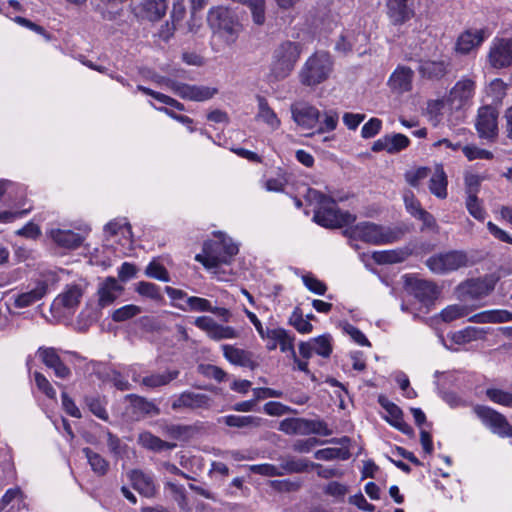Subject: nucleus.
<instances>
[{
	"mask_svg": "<svg viewBox=\"0 0 512 512\" xmlns=\"http://www.w3.org/2000/svg\"><path fill=\"white\" fill-rule=\"evenodd\" d=\"M324 443V441L315 437L298 439L293 443L292 449L298 453H309L315 446L323 445Z\"/></svg>",
	"mask_w": 512,
	"mask_h": 512,
	"instance_id": "63",
	"label": "nucleus"
},
{
	"mask_svg": "<svg viewBox=\"0 0 512 512\" xmlns=\"http://www.w3.org/2000/svg\"><path fill=\"white\" fill-rule=\"evenodd\" d=\"M463 154L469 161H473L476 159H487L490 160L493 158V153L486 149L479 148L474 145H466L462 148Z\"/></svg>",
	"mask_w": 512,
	"mask_h": 512,
	"instance_id": "55",
	"label": "nucleus"
},
{
	"mask_svg": "<svg viewBox=\"0 0 512 512\" xmlns=\"http://www.w3.org/2000/svg\"><path fill=\"white\" fill-rule=\"evenodd\" d=\"M34 380L37 388L45 394L49 399H56V391L50 381L40 372L34 373Z\"/></svg>",
	"mask_w": 512,
	"mask_h": 512,
	"instance_id": "59",
	"label": "nucleus"
},
{
	"mask_svg": "<svg viewBox=\"0 0 512 512\" xmlns=\"http://www.w3.org/2000/svg\"><path fill=\"white\" fill-rule=\"evenodd\" d=\"M414 72L410 67L398 66L391 74L388 85L393 92L404 93L412 89Z\"/></svg>",
	"mask_w": 512,
	"mask_h": 512,
	"instance_id": "23",
	"label": "nucleus"
},
{
	"mask_svg": "<svg viewBox=\"0 0 512 512\" xmlns=\"http://www.w3.org/2000/svg\"><path fill=\"white\" fill-rule=\"evenodd\" d=\"M305 198L316 206L313 220L322 227L340 228L353 223L356 219L349 212H341L334 199L316 189L309 188Z\"/></svg>",
	"mask_w": 512,
	"mask_h": 512,
	"instance_id": "1",
	"label": "nucleus"
},
{
	"mask_svg": "<svg viewBox=\"0 0 512 512\" xmlns=\"http://www.w3.org/2000/svg\"><path fill=\"white\" fill-rule=\"evenodd\" d=\"M83 296V291L80 286L72 285L69 286L63 293H61L56 301L61 304L64 308L73 309L77 307Z\"/></svg>",
	"mask_w": 512,
	"mask_h": 512,
	"instance_id": "36",
	"label": "nucleus"
},
{
	"mask_svg": "<svg viewBox=\"0 0 512 512\" xmlns=\"http://www.w3.org/2000/svg\"><path fill=\"white\" fill-rule=\"evenodd\" d=\"M139 441L143 447L155 452L170 450L176 446V444L164 441L150 432L142 433Z\"/></svg>",
	"mask_w": 512,
	"mask_h": 512,
	"instance_id": "37",
	"label": "nucleus"
},
{
	"mask_svg": "<svg viewBox=\"0 0 512 512\" xmlns=\"http://www.w3.org/2000/svg\"><path fill=\"white\" fill-rule=\"evenodd\" d=\"M301 434H317L321 436H330L332 430L328 428V425L323 420H310L301 418Z\"/></svg>",
	"mask_w": 512,
	"mask_h": 512,
	"instance_id": "40",
	"label": "nucleus"
},
{
	"mask_svg": "<svg viewBox=\"0 0 512 512\" xmlns=\"http://www.w3.org/2000/svg\"><path fill=\"white\" fill-rule=\"evenodd\" d=\"M167 10L166 0H142L135 8L137 18L148 21H159Z\"/></svg>",
	"mask_w": 512,
	"mask_h": 512,
	"instance_id": "21",
	"label": "nucleus"
},
{
	"mask_svg": "<svg viewBox=\"0 0 512 512\" xmlns=\"http://www.w3.org/2000/svg\"><path fill=\"white\" fill-rule=\"evenodd\" d=\"M132 487L145 498H155L158 494V485L152 473L140 469H133L127 473Z\"/></svg>",
	"mask_w": 512,
	"mask_h": 512,
	"instance_id": "17",
	"label": "nucleus"
},
{
	"mask_svg": "<svg viewBox=\"0 0 512 512\" xmlns=\"http://www.w3.org/2000/svg\"><path fill=\"white\" fill-rule=\"evenodd\" d=\"M145 274L150 278H154V279L161 280L164 282L169 281L168 271L162 264H160L156 261H151L148 264V266L145 269Z\"/></svg>",
	"mask_w": 512,
	"mask_h": 512,
	"instance_id": "56",
	"label": "nucleus"
},
{
	"mask_svg": "<svg viewBox=\"0 0 512 512\" xmlns=\"http://www.w3.org/2000/svg\"><path fill=\"white\" fill-rule=\"evenodd\" d=\"M12 20L18 25L23 26L41 35L46 41L52 40V35L49 32H47L44 27L32 22L31 20L22 16H15L14 18H12Z\"/></svg>",
	"mask_w": 512,
	"mask_h": 512,
	"instance_id": "51",
	"label": "nucleus"
},
{
	"mask_svg": "<svg viewBox=\"0 0 512 512\" xmlns=\"http://www.w3.org/2000/svg\"><path fill=\"white\" fill-rule=\"evenodd\" d=\"M37 355L44 365L54 371L56 377L67 379L71 376L70 368L62 361L57 350L53 347H40Z\"/></svg>",
	"mask_w": 512,
	"mask_h": 512,
	"instance_id": "19",
	"label": "nucleus"
},
{
	"mask_svg": "<svg viewBox=\"0 0 512 512\" xmlns=\"http://www.w3.org/2000/svg\"><path fill=\"white\" fill-rule=\"evenodd\" d=\"M387 137H388V144H389V149H388L389 154L399 153L400 151L406 149L410 144L409 138L406 135L401 134V133H396V134H391V135L387 134Z\"/></svg>",
	"mask_w": 512,
	"mask_h": 512,
	"instance_id": "47",
	"label": "nucleus"
},
{
	"mask_svg": "<svg viewBox=\"0 0 512 512\" xmlns=\"http://www.w3.org/2000/svg\"><path fill=\"white\" fill-rule=\"evenodd\" d=\"M405 286L409 289L410 293L424 305L433 304L441 292L435 282L426 279L407 278Z\"/></svg>",
	"mask_w": 512,
	"mask_h": 512,
	"instance_id": "11",
	"label": "nucleus"
},
{
	"mask_svg": "<svg viewBox=\"0 0 512 512\" xmlns=\"http://www.w3.org/2000/svg\"><path fill=\"white\" fill-rule=\"evenodd\" d=\"M180 372L179 370H168L165 373H152L144 376L141 379V385L150 389H156L162 386H166L173 380L177 379Z\"/></svg>",
	"mask_w": 512,
	"mask_h": 512,
	"instance_id": "30",
	"label": "nucleus"
},
{
	"mask_svg": "<svg viewBox=\"0 0 512 512\" xmlns=\"http://www.w3.org/2000/svg\"><path fill=\"white\" fill-rule=\"evenodd\" d=\"M142 312L141 307L128 304L113 311L111 318L114 322H124L137 316Z\"/></svg>",
	"mask_w": 512,
	"mask_h": 512,
	"instance_id": "44",
	"label": "nucleus"
},
{
	"mask_svg": "<svg viewBox=\"0 0 512 512\" xmlns=\"http://www.w3.org/2000/svg\"><path fill=\"white\" fill-rule=\"evenodd\" d=\"M239 249L230 239L208 240L203 244L202 253L195 256V260L205 268H218L222 264H229Z\"/></svg>",
	"mask_w": 512,
	"mask_h": 512,
	"instance_id": "5",
	"label": "nucleus"
},
{
	"mask_svg": "<svg viewBox=\"0 0 512 512\" xmlns=\"http://www.w3.org/2000/svg\"><path fill=\"white\" fill-rule=\"evenodd\" d=\"M47 288L48 286L44 281L39 282L34 289L17 295L14 305L17 308H25L32 305L46 294Z\"/></svg>",
	"mask_w": 512,
	"mask_h": 512,
	"instance_id": "31",
	"label": "nucleus"
},
{
	"mask_svg": "<svg viewBox=\"0 0 512 512\" xmlns=\"http://www.w3.org/2000/svg\"><path fill=\"white\" fill-rule=\"evenodd\" d=\"M223 423L229 427L236 428H257L263 423V419L257 416L227 415L222 418Z\"/></svg>",
	"mask_w": 512,
	"mask_h": 512,
	"instance_id": "34",
	"label": "nucleus"
},
{
	"mask_svg": "<svg viewBox=\"0 0 512 512\" xmlns=\"http://www.w3.org/2000/svg\"><path fill=\"white\" fill-rule=\"evenodd\" d=\"M85 404L93 415L103 421H108L109 414L106 410V402L104 399L95 396H86Z\"/></svg>",
	"mask_w": 512,
	"mask_h": 512,
	"instance_id": "41",
	"label": "nucleus"
},
{
	"mask_svg": "<svg viewBox=\"0 0 512 512\" xmlns=\"http://www.w3.org/2000/svg\"><path fill=\"white\" fill-rule=\"evenodd\" d=\"M387 413L388 416L385 419L390 425L409 437L414 436L413 428L404 421L403 412L397 405L390 407Z\"/></svg>",
	"mask_w": 512,
	"mask_h": 512,
	"instance_id": "35",
	"label": "nucleus"
},
{
	"mask_svg": "<svg viewBox=\"0 0 512 512\" xmlns=\"http://www.w3.org/2000/svg\"><path fill=\"white\" fill-rule=\"evenodd\" d=\"M466 208L469 214L477 220H484L486 212L477 196L466 197Z\"/></svg>",
	"mask_w": 512,
	"mask_h": 512,
	"instance_id": "61",
	"label": "nucleus"
},
{
	"mask_svg": "<svg viewBox=\"0 0 512 512\" xmlns=\"http://www.w3.org/2000/svg\"><path fill=\"white\" fill-rule=\"evenodd\" d=\"M483 181V177L473 174V173H466L464 176V183H465V192L467 194V197H474L477 196L481 182Z\"/></svg>",
	"mask_w": 512,
	"mask_h": 512,
	"instance_id": "54",
	"label": "nucleus"
},
{
	"mask_svg": "<svg viewBox=\"0 0 512 512\" xmlns=\"http://www.w3.org/2000/svg\"><path fill=\"white\" fill-rule=\"evenodd\" d=\"M302 50L303 45L300 42L291 40L280 42L272 51L267 81L275 83L289 77L300 59Z\"/></svg>",
	"mask_w": 512,
	"mask_h": 512,
	"instance_id": "2",
	"label": "nucleus"
},
{
	"mask_svg": "<svg viewBox=\"0 0 512 512\" xmlns=\"http://www.w3.org/2000/svg\"><path fill=\"white\" fill-rule=\"evenodd\" d=\"M302 281L306 288L312 293L324 295L327 291V285L311 273L303 275Z\"/></svg>",
	"mask_w": 512,
	"mask_h": 512,
	"instance_id": "52",
	"label": "nucleus"
},
{
	"mask_svg": "<svg viewBox=\"0 0 512 512\" xmlns=\"http://www.w3.org/2000/svg\"><path fill=\"white\" fill-rule=\"evenodd\" d=\"M467 315V308L461 305H450L441 311L444 322H451Z\"/></svg>",
	"mask_w": 512,
	"mask_h": 512,
	"instance_id": "62",
	"label": "nucleus"
},
{
	"mask_svg": "<svg viewBox=\"0 0 512 512\" xmlns=\"http://www.w3.org/2000/svg\"><path fill=\"white\" fill-rule=\"evenodd\" d=\"M387 16L393 25H402L415 15L412 0H387Z\"/></svg>",
	"mask_w": 512,
	"mask_h": 512,
	"instance_id": "20",
	"label": "nucleus"
},
{
	"mask_svg": "<svg viewBox=\"0 0 512 512\" xmlns=\"http://www.w3.org/2000/svg\"><path fill=\"white\" fill-rule=\"evenodd\" d=\"M314 352L322 357H329L332 353V346L329 336H319L313 340Z\"/></svg>",
	"mask_w": 512,
	"mask_h": 512,
	"instance_id": "64",
	"label": "nucleus"
},
{
	"mask_svg": "<svg viewBox=\"0 0 512 512\" xmlns=\"http://www.w3.org/2000/svg\"><path fill=\"white\" fill-rule=\"evenodd\" d=\"M354 233L366 243L381 245L395 242L397 234L389 228L371 222H362L355 226Z\"/></svg>",
	"mask_w": 512,
	"mask_h": 512,
	"instance_id": "8",
	"label": "nucleus"
},
{
	"mask_svg": "<svg viewBox=\"0 0 512 512\" xmlns=\"http://www.w3.org/2000/svg\"><path fill=\"white\" fill-rule=\"evenodd\" d=\"M323 120L319 121V128L317 133L322 134L326 132L334 131L337 128L339 121V114L335 110L325 111L323 113Z\"/></svg>",
	"mask_w": 512,
	"mask_h": 512,
	"instance_id": "45",
	"label": "nucleus"
},
{
	"mask_svg": "<svg viewBox=\"0 0 512 512\" xmlns=\"http://www.w3.org/2000/svg\"><path fill=\"white\" fill-rule=\"evenodd\" d=\"M475 414L491 432L505 438L512 436V425L500 412L483 405L474 408Z\"/></svg>",
	"mask_w": 512,
	"mask_h": 512,
	"instance_id": "9",
	"label": "nucleus"
},
{
	"mask_svg": "<svg viewBox=\"0 0 512 512\" xmlns=\"http://www.w3.org/2000/svg\"><path fill=\"white\" fill-rule=\"evenodd\" d=\"M333 70V60L326 51H316L301 67L298 78L302 85L314 87L325 82Z\"/></svg>",
	"mask_w": 512,
	"mask_h": 512,
	"instance_id": "4",
	"label": "nucleus"
},
{
	"mask_svg": "<svg viewBox=\"0 0 512 512\" xmlns=\"http://www.w3.org/2000/svg\"><path fill=\"white\" fill-rule=\"evenodd\" d=\"M279 461L282 476L286 474L307 472L309 468H311L312 463L305 458H297L292 455L281 456Z\"/></svg>",
	"mask_w": 512,
	"mask_h": 512,
	"instance_id": "27",
	"label": "nucleus"
},
{
	"mask_svg": "<svg viewBox=\"0 0 512 512\" xmlns=\"http://www.w3.org/2000/svg\"><path fill=\"white\" fill-rule=\"evenodd\" d=\"M294 122L303 129H313L319 123L320 111L308 102L300 101L291 105Z\"/></svg>",
	"mask_w": 512,
	"mask_h": 512,
	"instance_id": "16",
	"label": "nucleus"
},
{
	"mask_svg": "<svg viewBox=\"0 0 512 512\" xmlns=\"http://www.w3.org/2000/svg\"><path fill=\"white\" fill-rule=\"evenodd\" d=\"M258 106L259 111L257 117L272 129H278L280 126V120L273 109L269 106L268 101L264 97L258 96Z\"/></svg>",
	"mask_w": 512,
	"mask_h": 512,
	"instance_id": "38",
	"label": "nucleus"
},
{
	"mask_svg": "<svg viewBox=\"0 0 512 512\" xmlns=\"http://www.w3.org/2000/svg\"><path fill=\"white\" fill-rule=\"evenodd\" d=\"M448 178L441 164L436 165L429 180L430 192L439 199L447 198Z\"/></svg>",
	"mask_w": 512,
	"mask_h": 512,
	"instance_id": "26",
	"label": "nucleus"
},
{
	"mask_svg": "<svg viewBox=\"0 0 512 512\" xmlns=\"http://www.w3.org/2000/svg\"><path fill=\"white\" fill-rule=\"evenodd\" d=\"M487 398L499 405H503L506 407H512V393L497 389V388H488L486 390Z\"/></svg>",
	"mask_w": 512,
	"mask_h": 512,
	"instance_id": "46",
	"label": "nucleus"
},
{
	"mask_svg": "<svg viewBox=\"0 0 512 512\" xmlns=\"http://www.w3.org/2000/svg\"><path fill=\"white\" fill-rule=\"evenodd\" d=\"M289 324L301 334L310 333L313 330V325L303 318V312L299 306L294 308L289 317Z\"/></svg>",
	"mask_w": 512,
	"mask_h": 512,
	"instance_id": "42",
	"label": "nucleus"
},
{
	"mask_svg": "<svg viewBox=\"0 0 512 512\" xmlns=\"http://www.w3.org/2000/svg\"><path fill=\"white\" fill-rule=\"evenodd\" d=\"M123 287L120 286L114 277H107L99 286L98 305L101 308L111 305L121 294Z\"/></svg>",
	"mask_w": 512,
	"mask_h": 512,
	"instance_id": "24",
	"label": "nucleus"
},
{
	"mask_svg": "<svg viewBox=\"0 0 512 512\" xmlns=\"http://www.w3.org/2000/svg\"><path fill=\"white\" fill-rule=\"evenodd\" d=\"M285 336L286 330L283 328H266L263 339H268L267 349L272 351L277 348L281 340L285 339Z\"/></svg>",
	"mask_w": 512,
	"mask_h": 512,
	"instance_id": "53",
	"label": "nucleus"
},
{
	"mask_svg": "<svg viewBox=\"0 0 512 512\" xmlns=\"http://www.w3.org/2000/svg\"><path fill=\"white\" fill-rule=\"evenodd\" d=\"M449 68L450 62L444 59L420 60L418 72L422 78L428 80H440L449 72Z\"/></svg>",
	"mask_w": 512,
	"mask_h": 512,
	"instance_id": "22",
	"label": "nucleus"
},
{
	"mask_svg": "<svg viewBox=\"0 0 512 512\" xmlns=\"http://www.w3.org/2000/svg\"><path fill=\"white\" fill-rule=\"evenodd\" d=\"M194 325L204 331L210 339L215 341L234 339L238 337V333L233 327L218 324L209 316L197 317L194 321Z\"/></svg>",
	"mask_w": 512,
	"mask_h": 512,
	"instance_id": "15",
	"label": "nucleus"
},
{
	"mask_svg": "<svg viewBox=\"0 0 512 512\" xmlns=\"http://www.w3.org/2000/svg\"><path fill=\"white\" fill-rule=\"evenodd\" d=\"M488 62L495 69L512 66V39H495L487 55Z\"/></svg>",
	"mask_w": 512,
	"mask_h": 512,
	"instance_id": "13",
	"label": "nucleus"
},
{
	"mask_svg": "<svg viewBox=\"0 0 512 512\" xmlns=\"http://www.w3.org/2000/svg\"><path fill=\"white\" fill-rule=\"evenodd\" d=\"M250 471L254 474L266 477L282 476L280 465L276 466L269 463L251 465Z\"/></svg>",
	"mask_w": 512,
	"mask_h": 512,
	"instance_id": "57",
	"label": "nucleus"
},
{
	"mask_svg": "<svg viewBox=\"0 0 512 512\" xmlns=\"http://www.w3.org/2000/svg\"><path fill=\"white\" fill-rule=\"evenodd\" d=\"M498 111L491 105H485L478 109L476 130L480 138L494 141L498 136Z\"/></svg>",
	"mask_w": 512,
	"mask_h": 512,
	"instance_id": "10",
	"label": "nucleus"
},
{
	"mask_svg": "<svg viewBox=\"0 0 512 512\" xmlns=\"http://www.w3.org/2000/svg\"><path fill=\"white\" fill-rule=\"evenodd\" d=\"M126 398L129 399L134 410L139 413L145 415H158L160 413L159 408L145 397L136 394H129Z\"/></svg>",
	"mask_w": 512,
	"mask_h": 512,
	"instance_id": "39",
	"label": "nucleus"
},
{
	"mask_svg": "<svg viewBox=\"0 0 512 512\" xmlns=\"http://www.w3.org/2000/svg\"><path fill=\"white\" fill-rule=\"evenodd\" d=\"M82 453L85 455L92 471L97 476H105L109 471V462L99 453L89 447H84Z\"/></svg>",
	"mask_w": 512,
	"mask_h": 512,
	"instance_id": "32",
	"label": "nucleus"
},
{
	"mask_svg": "<svg viewBox=\"0 0 512 512\" xmlns=\"http://www.w3.org/2000/svg\"><path fill=\"white\" fill-rule=\"evenodd\" d=\"M248 7L251 11L254 23L262 25L265 22V0H250Z\"/></svg>",
	"mask_w": 512,
	"mask_h": 512,
	"instance_id": "60",
	"label": "nucleus"
},
{
	"mask_svg": "<svg viewBox=\"0 0 512 512\" xmlns=\"http://www.w3.org/2000/svg\"><path fill=\"white\" fill-rule=\"evenodd\" d=\"M169 86L177 96L190 101H206L218 93V89L214 87L190 85L176 81H171Z\"/></svg>",
	"mask_w": 512,
	"mask_h": 512,
	"instance_id": "14",
	"label": "nucleus"
},
{
	"mask_svg": "<svg viewBox=\"0 0 512 512\" xmlns=\"http://www.w3.org/2000/svg\"><path fill=\"white\" fill-rule=\"evenodd\" d=\"M177 307L183 311L209 312L212 310L211 302L208 299L197 296L187 297L186 306L179 304Z\"/></svg>",
	"mask_w": 512,
	"mask_h": 512,
	"instance_id": "43",
	"label": "nucleus"
},
{
	"mask_svg": "<svg viewBox=\"0 0 512 512\" xmlns=\"http://www.w3.org/2000/svg\"><path fill=\"white\" fill-rule=\"evenodd\" d=\"M136 292L143 297L152 299V300H160L162 298L160 293V288L151 282L140 281L136 286Z\"/></svg>",
	"mask_w": 512,
	"mask_h": 512,
	"instance_id": "48",
	"label": "nucleus"
},
{
	"mask_svg": "<svg viewBox=\"0 0 512 512\" xmlns=\"http://www.w3.org/2000/svg\"><path fill=\"white\" fill-rule=\"evenodd\" d=\"M487 37L486 29H467L458 36L454 50L457 54L467 55L474 49L480 47Z\"/></svg>",
	"mask_w": 512,
	"mask_h": 512,
	"instance_id": "18",
	"label": "nucleus"
},
{
	"mask_svg": "<svg viewBox=\"0 0 512 512\" xmlns=\"http://www.w3.org/2000/svg\"><path fill=\"white\" fill-rule=\"evenodd\" d=\"M225 358L232 364L253 369L255 362L252 360L251 353L231 345L223 346Z\"/></svg>",
	"mask_w": 512,
	"mask_h": 512,
	"instance_id": "29",
	"label": "nucleus"
},
{
	"mask_svg": "<svg viewBox=\"0 0 512 512\" xmlns=\"http://www.w3.org/2000/svg\"><path fill=\"white\" fill-rule=\"evenodd\" d=\"M324 494L342 501L348 492V487L340 482L331 481L323 489Z\"/></svg>",
	"mask_w": 512,
	"mask_h": 512,
	"instance_id": "58",
	"label": "nucleus"
},
{
	"mask_svg": "<svg viewBox=\"0 0 512 512\" xmlns=\"http://www.w3.org/2000/svg\"><path fill=\"white\" fill-rule=\"evenodd\" d=\"M213 400L204 393L184 391L180 393L171 403L174 411L179 410H208L212 407Z\"/></svg>",
	"mask_w": 512,
	"mask_h": 512,
	"instance_id": "12",
	"label": "nucleus"
},
{
	"mask_svg": "<svg viewBox=\"0 0 512 512\" xmlns=\"http://www.w3.org/2000/svg\"><path fill=\"white\" fill-rule=\"evenodd\" d=\"M475 323H503L512 321V313L506 310H492L475 314L470 318Z\"/></svg>",
	"mask_w": 512,
	"mask_h": 512,
	"instance_id": "33",
	"label": "nucleus"
},
{
	"mask_svg": "<svg viewBox=\"0 0 512 512\" xmlns=\"http://www.w3.org/2000/svg\"><path fill=\"white\" fill-rule=\"evenodd\" d=\"M471 265L467 253L463 250H450L430 256L426 266L435 274L444 275Z\"/></svg>",
	"mask_w": 512,
	"mask_h": 512,
	"instance_id": "6",
	"label": "nucleus"
},
{
	"mask_svg": "<svg viewBox=\"0 0 512 512\" xmlns=\"http://www.w3.org/2000/svg\"><path fill=\"white\" fill-rule=\"evenodd\" d=\"M496 282L497 279L493 276L471 279L466 283V294L472 299H480L494 290Z\"/></svg>",
	"mask_w": 512,
	"mask_h": 512,
	"instance_id": "25",
	"label": "nucleus"
},
{
	"mask_svg": "<svg viewBox=\"0 0 512 512\" xmlns=\"http://www.w3.org/2000/svg\"><path fill=\"white\" fill-rule=\"evenodd\" d=\"M314 457L317 460L330 461L337 458H341L346 460L349 458V453L347 451H343L341 448H324L317 450L314 453Z\"/></svg>",
	"mask_w": 512,
	"mask_h": 512,
	"instance_id": "49",
	"label": "nucleus"
},
{
	"mask_svg": "<svg viewBox=\"0 0 512 512\" xmlns=\"http://www.w3.org/2000/svg\"><path fill=\"white\" fill-rule=\"evenodd\" d=\"M51 237L57 245L66 249H76L83 243V237L71 230H53Z\"/></svg>",
	"mask_w": 512,
	"mask_h": 512,
	"instance_id": "28",
	"label": "nucleus"
},
{
	"mask_svg": "<svg viewBox=\"0 0 512 512\" xmlns=\"http://www.w3.org/2000/svg\"><path fill=\"white\" fill-rule=\"evenodd\" d=\"M207 21L213 35L227 45L234 44L242 31V24L236 14L226 7L210 9Z\"/></svg>",
	"mask_w": 512,
	"mask_h": 512,
	"instance_id": "3",
	"label": "nucleus"
},
{
	"mask_svg": "<svg viewBox=\"0 0 512 512\" xmlns=\"http://www.w3.org/2000/svg\"><path fill=\"white\" fill-rule=\"evenodd\" d=\"M12 20L18 25L23 26L41 35L46 41L52 40V35L49 32H47L44 27L32 22L31 20L22 16H15L14 18H12Z\"/></svg>",
	"mask_w": 512,
	"mask_h": 512,
	"instance_id": "50",
	"label": "nucleus"
},
{
	"mask_svg": "<svg viewBox=\"0 0 512 512\" xmlns=\"http://www.w3.org/2000/svg\"><path fill=\"white\" fill-rule=\"evenodd\" d=\"M476 87L475 75L462 76L449 91L447 98L449 105L456 110L469 107L473 102Z\"/></svg>",
	"mask_w": 512,
	"mask_h": 512,
	"instance_id": "7",
	"label": "nucleus"
}]
</instances>
